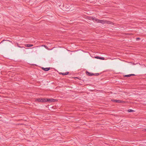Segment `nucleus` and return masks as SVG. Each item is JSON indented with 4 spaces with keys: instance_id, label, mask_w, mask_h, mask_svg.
Returning a JSON list of instances; mask_svg holds the SVG:
<instances>
[{
    "instance_id": "9d476101",
    "label": "nucleus",
    "mask_w": 146,
    "mask_h": 146,
    "mask_svg": "<svg viewBox=\"0 0 146 146\" xmlns=\"http://www.w3.org/2000/svg\"><path fill=\"white\" fill-rule=\"evenodd\" d=\"M96 18L95 17H89L88 19L90 20H92L93 21H95V20L93 19Z\"/></svg>"
},
{
    "instance_id": "9b49d317",
    "label": "nucleus",
    "mask_w": 146,
    "mask_h": 146,
    "mask_svg": "<svg viewBox=\"0 0 146 146\" xmlns=\"http://www.w3.org/2000/svg\"><path fill=\"white\" fill-rule=\"evenodd\" d=\"M124 102V101L122 100H117V103H123Z\"/></svg>"
},
{
    "instance_id": "0eeeda50",
    "label": "nucleus",
    "mask_w": 146,
    "mask_h": 146,
    "mask_svg": "<svg viewBox=\"0 0 146 146\" xmlns=\"http://www.w3.org/2000/svg\"><path fill=\"white\" fill-rule=\"evenodd\" d=\"M42 100H41L40 102H47V98H41Z\"/></svg>"
},
{
    "instance_id": "6ab92c4d",
    "label": "nucleus",
    "mask_w": 146,
    "mask_h": 146,
    "mask_svg": "<svg viewBox=\"0 0 146 146\" xmlns=\"http://www.w3.org/2000/svg\"><path fill=\"white\" fill-rule=\"evenodd\" d=\"M130 75H131V76H135V74H130Z\"/></svg>"
},
{
    "instance_id": "a211bd4d",
    "label": "nucleus",
    "mask_w": 146,
    "mask_h": 146,
    "mask_svg": "<svg viewBox=\"0 0 146 146\" xmlns=\"http://www.w3.org/2000/svg\"><path fill=\"white\" fill-rule=\"evenodd\" d=\"M136 39V40H140V38L137 37V38Z\"/></svg>"
},
{
    "instance_id": "f03ea898",
    "label": "nucleus",
    "mask_w": 146,
    "mask_h": 146,
    "mask_svg": "<svg viewBox=\"0 0 146 146\" xmlns=\"http://www.w3.org/2000/svg\"><path fill=\"white\" fill-rule=\"evenodd\" d=\"M47 102L50 103L54 102H55V99H47Z\"/></svg>"
},
{
    "instance_id": "dca6fc26",
    "label": "nucleus",
    "mask_w": 146,
    "mask_h": 146,
    "mask_svg": "<svg viewBox=\"0 0 146 146\" xmlns=\"http://www.w3.org/2000/svg\"><path fill=\"white\" fill-rule=\"evenodd\" d=\"M125 77H129L130 76H131L130 74H128V75H126L125 76H124Z\"/></svg>"
},
{
    "instance_id": "f8f14e48",
    "label": "nucleus",
    "mask_w": 146,
    "mask_h": 146,
    "mask_svg": "<svg viewBox=\"0 0 146 146\" xmlns=\"http://www.w3.org/2000/svg\"><path fill=\"white\" fill-rule=\"evenodd\" d=\"M41 100H42V99H41V98L36 99L35 100L36 101H37V102H40Z\"/></svg>"
},
{
    "instance_id": "4468645a",
    "label": "nucleus",
    "mask_w": 146,
    "mask_h": 146,
    "mask_svg": "<svg viewBox=\"0 0 146 146\" xmlns=\"http://www.w3.org/2000/svg\"><path fill=\"white\" fill-rule=\"evenodd\" d=\"M111 101L117 103V100H111Z\"/></svg>"
},
{
    "instance_id": "4be33fe9",
    "label": "nucleus",
    "mask_w": 146,
    "mask_h": 146,
    "mask_svg": "<svg viewBox=\"0 0 146 146\" xmlns=\"http://www.w3.org/2000/svg\"><path fill=\"white\" fill-rule=\"evenodd\" d=\"M55 102H56V101H57L58 100H56V99H55Z\"/></svg>"
},
{
    "instance_id": "412c9836",
    "label": "nucleus",
    "mask_w": 146,
    "mask_h": 146,
    "mask_svg": "<svg viewBox=\"0 0 146 146\" xmlns=\"http://www.w3.org/2000/svg\"><path fill=\"white\" fill-rule=\"evenodd\" d=\"M143 131H146V129H144L143 130Z\"/></svg>"
},
{
    "instance_id": "423d86ee",
    "label": "nucleus",
    "mask_w": 146,
    "mask_h": 146,
    "mask_svg": "<svg viewBox=\"0 0 146 146\" xmlns=\"http://www.w3.org/2000/svg\"><path fill=\"white\" fill-rule=\"evenodd\" d=\"M105 23H107L108 24H113V22L109 21L106 20Z\"/></svg>"
},
{
    "instance_id": "f3484780",
    "label": "nucleus",
    "mask_w": 146,
    "mask_h": 146,
    "mask_svg": "<svg viewBox=\"0 0 146 146\" xmlns=\"http://www.w3.org/2000/svg\"><path fill=\"white\" fill-rule=\"evenodd\" d=\"M94 75L96 76H97L99 75V74L97 73H95V74H94Z\"/></svg>"
},
{
    "instance_id": "1a4fd4ad",
    "label": "nucleus",
    "mask_w": 146,
    "mask_h": 146,
    "mask_svg": "<svg viewBox=\"0 0 146 146\" xmlns=\"http://www.w3.org/2000/svg\"><path fill=\"white\" fill-rule=\"evenodd\" d=\"M25 46L27 47H31L33 46V44H25Z\"/></svg>"
},
{
    "instance_id": "393cba45",
    "label": "nucleus",
    "mask_w": 146,
    "mask_h": 146,
    "mask_svg": "<svg viewBox=\"0 0 146 146\" xmlns=\"http://www.w3.org/2000/svg\"><path fill=\"white\" fill-rule=\"evenodd\" d=\"M65 11H66V10H65ZM66 11H68V10H66Z\"/></svg>"
},
{
    "instance_id": "6e6552de",
    "label": "nucleus",
    "mask_w": 146,
    "mask_h": 146,
    "mask_svg": "<svg viewBox=\"0 0 146 146\" xmlns=\"http://www.w3.org/2000/svg\"><path fill=\"white\" fill-rule=\"evenodd\" d=\"M42 69L45 71H48L50 69V68H42Z\"/></svg>"
},
{
    "instance_id": "aec40b11",
    "label": "nucleus",
    "mask_w": 146,
    "mask_h": 146,
    "mask_svg": "<svg viewBox=\"0 0 146 146\" xmlns=\"http://www.w3.org/2000/svg\"><path fill=\"white\" fill-rule=\"evenodd\" d=\"M42 46H44L45 48H47L46 46V45H42Z\"/></svg>"
},
{
    "instance_id": "39448f33",
    "label": "nucleus",
    "mask_w": 146,
    "mask_h": 146,
    "mask_svg": "<svg viewBox=\"0 0 146 146\" xmlns=\"http://www.w3.org/2000/svg\"><path fill=\"white\" fill-rule=\"evenodd\" d=\"M60 74H62L63 75H66L68 74H69V72H67L65 73H59Z\"/></svg>"
},
{
    "instance_id": "5701e85b",
    "label": "nucleus",
    "mask_w": 146,
    "mask_h": 146,
    "mask_svg": "<svg viewBox=\"0 0 146 146\" xmlns=\"http://www.w3.org/2000/svg\"><path fill=\"white\" fill-rule=\"evenodd\" d=\"M58 6H60V5H58Z\"/></svg>"
},
{
    "instance_id": "7ed1b4c3",
    "label": "nucleus",
    "mask_w": 146,
    "mask_h": 146,
    "mask_svg": "<svg viewBox=\"0 0 146 146\" xmlns=\"http://www.w3.org/2000/svg\"><path fill=\"white\" fill-rule=\"evenodd\" d=\"M86 74L87 75H88L89 76H92L94 74L93 73H91L87 71H86Z\"/></svg>"
},
{
    "instance_id": "b1692460",
    "label": "nucleus",
    "mask_w": 146,
    "mask_h": 146,
    "mask_svg": "<svg viewBox=\"0 0 146 146\" xmlns=\"http://www.w3.org/2000/svg\"><path fill=\"white\" fill-rule=\"evenodd\" d=\"M4 40H3L2 41V42L3 41H4Z\"/></svg>"
},
{
    "instance_id": "20e7f679",
    "label": "nucleus",
    "mask_w": 146,
    "mask_h": 146,
    "mask_svg": "<svg viewBox=\"0 0 146 146\" xmlns=\"http://www.w3.org/2000/svg\"><path fill=\"white\" fill-rule=\"evenodd\" d=\"M95 58L97 59H100L102 60H104L105 59V58L104 57H100L98 56H96Z\"/></svg>"
},
{
    "instance_id": "2eb2a0df",
    "label": "nucleus",
    "mask_w": 146,
    "mask_h": 146,
    "mask_svg": "<svg viewBox=\"0 0 146 146\" xmlns=\"http://www.w3.org/2000/svg\"><path fill=\"white\" fill-rule=\"evenodd\" d=\"M17 46L21 48H25L24 46H19V44H17Z\"/></svg>"
},
{
    "instance_id": "ddd939ff",
    "label": "nucleus",
    "mask_w": 146,
    "mask_h": 146,
    "mask_svg": "<svg viewBox=\"0 0 146 146\" xmlns=\"http://www.w3.org/2000/svg\"><path fill=\"white\" fill-rule=\"evenodd\" d=\"M127 111L128 112H131L134 111L132 110L129 109Z\"/></svg>"
},
{
    "instance_id": "f257e3e1",
    "label": "nucleus",
    "mask_w": 146,
    "mask_h": 146,
    "mask_svg": "<svg viewBox=\"0 0 146 146\" xmlns=\"http://www.w3.org/2000/svg\"><path fill=\"white\" fill-rule=\"evenodd\" d=\"M93 19L95 20V21L98 23H100L102 24L105 23L106 20H104L99 19L96 18H94Z\"/></svg>"
}]
</instances>
